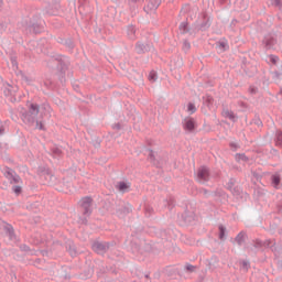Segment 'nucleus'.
Listing matches in <instances>:
<instances>
[{"label": "nucleus", "mask_w": 282, "mask_h": 282, "mask_svg": "<svg viewBox=\"0 0 282 282\" xmlns=\"http://www.w3.org/2000/svg\"><path fill=\"white\" fill-rule=\"evenodd\" d=\"M195 212L186 208L180 218L181 226H193L195 224Z\"/></svg>", "instance_id": "6"}, {"label": "nucleus", "mask_w": 282, "mask_h": 282, "mask_svg": "<svg viewBox=\"0 0 282 282\" xmlns=\"http://www.w3.org/2000/svg\"><path fill=\"white\" fill-rule=\"evenodd\" d=\"M235 160L236 162H250V158H248L246 153H237Z\"/></svg>", "instance_id": "36"}, {"label": "nucleus", "mask_w": 282, "mask_h": 282, "mask_svg": "<svg viewBox=\"0 0 282 282\" xmlns=\"http://www.w3.org/2000/svg\"><path fill=\"white\" fill-rule=\"evenodd\" d=\"M202 19L203 22L200 24L195 23V32H206L208 31V29L210 28L212 23H210V17H208L207 12H203L202 13Z\"/></svg>", "instance_id": "7"}, {"label": "nucleus", "mask_w": 282, "mask_h": 282, "mask_svg": "<svg viewBox=\"0 0 282 282\" xmlns=\"http://www.w3.org/2000/svg\"><path fill=\"white\" fill-rule=\"evenodd\" d=\"M231 195H234V197H236L237 199H239V197L242 198L243 189H241V187L237 185L232 188Z\"/></svg>", "instance_id": "34"}, {"label": "nucleus", "mask_w": 282, "mask_h": 282, "mask_svg": "<svg viewBox=\"0 0 282 282\" xmlns=\"http://www.w3.org/2000/svg\"><path fill=\"white\" fill-rule=\"evenodd\" d=\"M102 140H100V138L95 137L91 141L93 145L95 147V149H100V144H101Z\"/></svg>", "instance_id": "47"}, {"label": "nucleus", "mask_w": 282, "mask_h": 282, "mask_svg": "<svg viewBox=\"0 0 282 282\" xmlns=\"http://www.w3.org/2000/svg\"><path fill=\"white\" fill-rule=\"evenodd\" d=\"M37 175L40 177H43L47 184H50V181L54 177V174H52V170L45 166L37 167Z\"/></svg>", "instance_id": "14"}, {"label": "nucleus", "mask_w": 282, "mask_h": 282, "mask_svg": "<svg viewBox=\"0 0 282 282\" xmlns=\"http://www.w3.org/2000/svg\"><path fill=\"white\" fill-rule=\"evenodd\" d=\"M197 182H199V184H206V182H208V180H210V170L206 166L203 165L197 170Z\"/></svg>", "instance_id": "8"}, {"label": "nucleus", "mask_w": 282, "mask_h": 282, "mask_svg": "<svg viewBox=\"0 0 282 282\" xmlns=\"http://www.w3.org/2000/svg\"><path fill=\"white\" fill-rule=\"evenodd\" d=\"M10 61H11V64L13 65V67H19V62H17L15 55H11Z\"/></svg>", "instance_id": "58"}, {"label": "nucleus", "mask_w": 282, "mask_h": 282, "mask_svg": "<svg viewBox=\"0 0 282 282\" xmlns=\"http://www.w3.org/2000/svg\"><path fill=\"white\" fill-rule=\"evenodd\" d=\"M78 206L82 210V215H85L86 217H91V214L94 213V208H91V206H94V198H91V196L83 197L78 202Z\"/></svg>", "instance_id": "3"}, {"label": "nucleus", "mask_w": 282, "mask_h": 282, "mask_svg": "<svg viewBox=\"0 0 282 282\" xmlns=\"http://www.w3.org/2000/svg\"><path fill=\"white\" fill-rule=\"evenodd\" d=\"M6 172H4V176L8 178V180H12V177H14V170L10 169V167H6Z\"/></svg>", "instance_id": "42"}, {"label": "nucleus", "mask_w": 282, "mask_h": 282, "mask_svg": "<svg viewBox=\"0 0 282 282\" xmlns=\"http://www.w3.org/2000/svg\"><path fill=\"white\" fill-rule=\"evenodd\" d=\"M61 43L62 45H65V47H67L68 50H74L75 47L74 40H72L70 37L62 39Z\"/></svg>", "instance_id": "33"}, {"label": "nucleus", "mask_w": 282, "mask_h": 282, "mask_svg": "<svg viewBox=\"0 0 282 282\" xmlns=\"http://www.w3.org/2000/svg\"><path fill=\"white\" fill-rule=\"evenodd\" d=\"M216 47H218L220 52H228V50H230V46L228 45V41H226V39L216 42Z\"/></svg>", "instance_id": "28"}, {"label": "nucleus", "mask_w": 282, "mask_h": 282, "mask_svg": "<svg viewBox=\"0 0 282 282\" xmlns=\"http://www.w3.org/2000/svg\"><path fill=\"white\" fill-rule=\"evenodd\" d=\"M13 193H15V195H21V193H23V187H21L20 185H14L12 187Z\"/></svg>", "instance_id": "49"}, {"label": "nucleus", "mask_w": 282, "mask_h": 282, "mask_svg": "<svg viewBox=\"0 0 282 282\" xmlns=\"http://www.w3.org/2000/svg\"><path fill=\"white\" fill-rule=\"evenodd\" d=\"M147 6L143 8L144 12L147 14H151L152 12H155L160 6H162V0H145Z\"/></svg>", "instance_id": "13"}, {"label": "nucleus", "mask_w": 282, "mask_h": 282, "mask_svg": "<svg viewBox=\"0 0 282 282\" xmlns=\"http://www.w3.org/2000/svg\"><path fill=\"white\" fill-rule=\"evenodd\" d=\"M144 213H145V217H151V215L155 214V209H153V207H151L150 205H145Z\"/></svg>", "instance_id": "41"}, {"label": "nucleus", "mask_w": 282, "mask_h": 282, "mask_svg": "<svg viewBox=\"0 0 282 282\" xmlns=\"http://www.w3.org/2000/svg\"><path fill=\"white\" fill-rule=\"evenodd\" d=\"M180 34H189V36H193V34H197V31H195V24L193 28H191V24L188 23V20L181 22L178 25Z\"/></svg>", "instance_id": "12"}, {"label": "nucleus", "mask_w": 282, "mask_h": 282, "mask_svg": "<svg viewBox=\"0 0 282 282\" xmlns=\"http://www.w3.org/2000/svg\"><path fill=\"white\" fill-rule=\"evenodd\" d=\"M19 91V86H12L8 84L3 88V94L7 98H9L10 102H17V93Z\"/></svg>", "instance_id": "9"}, {"label": "nucleus", "mask_w": 282, "mask_h": 282, "mask_svg": "<svg viewBox=\"0 0 282 282\" xmlns=\"http://www.w3.org/2000/svg\"><path fill=\"white\" fill-rule=\"evenodd\" d=\"M273 6L275 7V8H281L282 7V1L281 0H273Z\"/></svg>", "instance_id": "63"}, {"label": "nucleus", "mask_w": 282, "mask_h": 282, "mask_svg": "<svg viewBox=\"0 0 282 282\" xmlns=\"http://www.w3.org/2000/svg\"><path fill=\"white\" fill-rule=\"evenodd\" d=\"M253 124H256L257 127H263V121H261V118L259 117H254V119L252 120Z\"/></svg>", "instance_id": "53"}, {"label": "nucleus", "mask_w": 282, "mask_h": 282, "mask_svg": "<svg viewBox=\"0 0 282 282\" xmlns=\"http://www.w3.org/2000/svg\"><path fill=\"white\" fill-rule=\"evenodd\" d=\"M248 65H250V62H248V58L241 57V69H243V67Z\"/></svg>", "instance_id": "61"}, {"label": "nucleus", "mask_w": 282, "mask_h": 282, "mask_svg": "<svg viewBox=\"0 0 282 282\" xmlns=\"http://www.w3.org/2000/svg\"><path fill=\"white\" fill-rule=\"evenodd\" d=\"M275 147H280L282 149V131L276 130L274 138Z\"/></svg>", "instance_id": "35"}, {"label": "nucleus", "mask_w": 282, "mask_h": 282, "mask_svg": "<svg viewBox=\"0 0 282 282\" xmlns=\"http://www.w3.org/2000/svg\"><path fill=\"white\" fill-rule=\"evenodd\" d=\"M130 213H133V208L131 207V204L123 203L121 207H117V210L115 212V215L119 217H127V215H130Z\"/></svg>", "instance_id": "15"}, {"label": "nucleus", "mask_w": 282, "mask_h": 282, "mask_svg": "<svg viewBox=\"0 0 282 282\" xmlns=\"http://www.w3.org/2000/svg\"><path fill=\"white\" fill-rule=\"evenodd\" d=\"M223 116L224 118H228L229 120H231V122H237V115H235L232 110L224 109Z\"/></svg>", "instance_id": "30"}, {"label": "nucleus", "mask_w": 282, "mask_h": 282, "mask_svg": "<svg viewBox=\"0 0 282 282\" xmlns=\"http://www.w3.org/2000/svg\"><path fill=\"white\" fill-rule=\"evenodd\" d=\"M40 109L41 106H39V104H30L29 110H24L22 112L23 122H25V124H29L30 127H34V123L36 122V116H39Z\"/></svg>", "instance_id": "2"}, {"label": "nucleus", "mask_w": 282, "mask_h": 282, "mask_svg": "<svg viewBox=\"0 0 282 282\" xmlns=\"http://www.w3.org/2000/svg\"><path fill=\"white\" fill-rule=\"evenodd\" d=\"M227 237H228V229H226V226L219 225L218 226V239L220 241H226Z\"/></svg>", "instance_id": "26"}, {"label": "nucleus", "mask_w": 282, "mask_h": 282, "mask_svg": "<svg viewBox=\"0 0 282 282\" xmlns=\"http://www.w3.org/2000/svg\"><path fill=\"white\" fill-rule=\"evenodd\" d=\"M248 239V232H246L245 230L240 231L234 239L235 243H237V246H243V243H246V240Z\"/></svg>", "instance_id": "22"}, {"label": "nucleus", "mask_w": 282, "mask_h": 282, "mask_svg": "<svg viewBox=\"0 0 282 282\" xmlns=\"http://www.w3.org/2000/svg\"><path fill=\"white\" fill-rule=\"evenodd\" d=\"M241 268H242V270H246V271L250 270V262L247 260H242Z\"/></svg>", "instance_id": "51"}, {"label": "nucleus", "mask_w": 282, "mask_h": 282, "mask_svg": "<svg viewBox=\"0 0 282 282\" xmlns=\"http://www.w3.org/2000/svg\"><path fill=\"white\" fill-rule=\"evenodd\" d=\"M242 70L246 76L253 78V76L257 74V65L250 63L247 66H242Z\"/></svg>", "instance_id": "19"}, {"label": "nucleus", "mask_w": 282, "mask_h": 282, "mask_svg": "<svg viewBox=\"0 0 282 282\" xmlns=\"http://www.w3.org/2000/svg\"><path fill=\"white\" fill-rule=\"evenodd\" d=\"M167 208L169 210H173V208H175V200L173 198L167 200Z\"/></svg>", "instance_id": "55"}, {"label": "nucleus", "mask_w": 282, "mask_h": 282, "mask_svg": "<svg viewBox=\"0 0 282 282\" xmlns=\"http://www.w3.org/2000/svg\"><path fill=\"white\" fill-rule=\"evenodd\" d=\"M89 216H80L79 217V220H78V224H82V226H87L89 224V219H88Z\"/></svg>", "instance_id": "45"}, {"label": "nucleus", "mask_w": 282, "mask_h": 282, "mask_svg": "<svg viewBox=\"0 0 282 282\" xmlns=\"http://www.w3.org/2000/svg\"><path fill=\"white\" fill-rule=\"evenodd\" d=\"M3 230L11 241H14V239H17V235L14 234V227H12V225H4Z\"/></svg>", "instance_id": "24"}, {"label": "nucleus", "mask_w": 282, "mask_h": 282, "mask_svg": "<svg viewBox=\"0 0 282 282\" xmlns=\"http://www.w3.org/2000/svg\"><path fill=\"white\" fill-rule=\"evenodd\" d=\"M271 185L276 191H279V188H281V186H282V184H281V174L275 173V174L271 175Z\"/></svg>", "instance_id": "23"}, {"label": "nucleus", "mask_w": 282, "mask_h": 282, "mask_svg": "<svg viewBox=\"0 0 282 282\" xmlns=\"http://www.w3.org/2000/svg\"><path fill=\"white\" fill-rule=\"evenodd\" d=\"M269 58H270V63H272V65H276L279 63V56H276V55L271 54L269 56Z\"/></svg>", "instance_id": "52"}, {"label": "nucleus", "mask_w": 282, "mask_h": 282, "mask_svg": "<svg viewBox=\"0 0 282 282\" xmlns=\"http://www.w3.org/2000/svg\"><path fill=\"white\" fill-rule=\"evenodd\" d=\"M8 30V23L0 21V34H3Z\"/></svg>", "instance_id": "54"}, {"label": "nucleus", "mask_w": 282, "mask_h": 282, "mask_svg": "<svg viewBox=\"0 0 282 282\" xmlns=\"http://www.w3.org/2000/svg\"><path fill=\"white\" fill-rule=\"evenodd\" d=\"M128 36L129 39H135V28L133 25L128 26Z\"/></svg>", "instance_id": "44"}, {"label": "nucleus", "mask_w": 282, "mask_h": 282, "mask_svg": "<svg viewBox=\"0 0 282 282\" xmlns=\"http://www.w3.org/2000/svg\"><path fill=\"white\" fill-rule=\"evenodd\" d=\"M235 184H237V180L234 178V177H231V178H229V181L226 183L225 188H227V191H230V193H231V191L235 188Z\"/></svg>", "instance_id": "38"}, {"label": "nucleus", "mask_w": 282, "mask_h": 282, "mask_svg": "<svg viewBox=\"0 0 282 282\" xmlns=\"http://www.w3.org/2000/svg\"><path fill=\"white\" fill-rule=\"evenodd\" d=\"M116 246V241L111 242H100V241H95L91 245V248L96 254H107L111 248Z\"/></svg>", "instance_id": "5"}, {"label": "nucleus", "mask_w": 282, "mask_h": 282, "mask_svg": "<svg viewBox=\"0 0 282 282\" xmlns=\"http://www.w3.org/2000/svg\"><path fill=\"white\" fill-rule=\"evenodd\" d=\"M52 61H55L57 63L56 64L57 78L62 87H65V83H67V79L65 76L70 65L69 57L64 55H57L55 57H52Z\"/></svg>", "instance_id": "1"}, {"label": "nucleus", "mask_w": 282, "mask_h": 282, "mask_svg": "<svg viewBox=\"0 0 282 282\" xmlns=\"http://www.w3.org/2000/svg\"><path fill=\"white\" fill-rule=\"evenodd\" d=\"M229 147H230L231 151H237V149H241V145H239L238 143H235V142H230Z\"/></svg>", "instance_id": "57"}, {"label": "nucleus", "mask_w": 282, "mask_h": 282, "mask_svg": "<svg viewBox=\"0 0 282 282\" xmlns=\"http://www.w3.org/2000/svg\"><path fill=\"white\" fill-rule=\"evenodd\" d=\"M282 226V218L274 216L273 219L270 223V231L271 232H276Z\"/></svg>", "instance_id": "20"}, {"label": "nucleus", "mask_w": 282, "mask_h": 282, "mask_svg": "<svg viewBox=\"0 0 282 282\" xmlns=\"http://www.w3.org/2000/svg\"><path fill=\"white\" fill-rule=\"evenodd\" d=\"M138 1L139 0H128V6L131 12H135V10H138Z\"/></svg>", "instance_id": "39"}, {"label": "nucleus", "mask_w": 282, "mask_h": 282, "mask_svg": "<svg viewBox=\"0 0 282 282\" xmlns=\"http://www.w3.org/2000/svg\"><path fill=\"white\" fill-rule=\"evenodd\" d=\"M145 252H151V243L147 242V240H141L140 254Z\"/></svg>", "instance_id": "32"}, {"label": "nucleus", "mask_w": 282, "mask_h": 282, "mask_svg": "<svg viewBox=\"0 0 282 282\" xmlns=\"http://www.w3.org/2000/svg\"><path fill=\"white\" fill-rule=\"evenodd\" d=\"M148 78L150 83H155L158 80V72L151 70Z\"/></svg>", "instance_id": "43"}, {"label": "nucleus", "mask_w": 282, "mask_h": 282, "mask_svg": "<svg viewBox=\"0 0 282 282\" xmlns=\"http://www.w3.org/2000/svg\"><path fill=\"white\" fill-rule=\"evenodd\" d=\"M19 248L21 252H32V249L28 245H20Z\"/></svg>", "instance_id": "50"}, {"label": "nucleus", "mask_w": 282, "mask_h": 282, "mask_svg": "<svg viewBox=\"0 0 282 282\" xmlns=\"http://www.w3.org/2000/svg\"><path fill=\"white\" fill-rule=\"evenodd\" d=\"M13 184H19L21 182V176L13 174V177L10 178Z\"/></svg>", "instance_id": "59"}, {"label": "nucleus", "mask_w": 282, "mask_h": 282, "mask_svg": "<svg viewBox=\"0 0 282 282\" xmlns=\"http://www.w3.org/2000/svg\"><path fill=\"white\" fill-rule=\"evenodd\" d=\"M116 188L119 189L120 193H127V191L131 188V185L124 181H120L117 183Z\"/></svg>", "instance_id": "29"}, {"label": "nucleus", "mask_w": 282, "mask_h": 282, "mask_svg": "<svg viewBox=\"0 0 282 282\" xmlns=\"http://www.w3.org/2000/svg\"><path fill=\"white\" fill-rule=\"evenodd\" d=\"M170 235H171V229H160V237L162 239L169 240Z\"/></svg>", "instance_id": "40"}, {"label": "nucleus", "mask_w": 282, "mask_h": 282, "mask_svg": "<svg viewBox=\"0 0 282 282\" xmlns=\"http://www.w3.org/2000/svg\"><path fill=\"white\" fill-rule=\"evenodd\" d=\"M145 151H148V159L153 164V166H159L160 162L155 160V151L151 150V148H147Z\"/></svg>", "instance_id": "27"}, {"label": "nucleus", "mask_w": 282, "mask_h": 282, "mask_svg": "<svg viewBox=\"0 0 282 282\" xmlns=\"http://www.w3.org/2000/svg\"><path fill=\"white\" fill-rule=\"evenodd\" d=\"M36 19H39L36 15L33 17L26 24V32L30 34H42V32H45V25Z\"/></svg>", "instance_id": "4"}, {"label": "nucleus", "mask_w": 282, "mask_h": 282, "mask_svg": "<svg viewBox=\"0 0 282 282\" xmlns=\"http://www.w3.org/2000/svg\"><path fill=\"white\" fill-rule=\"evenodd\" d=\"M214 102H215V99L213 98V96L207 95V96L203 97V105L208 107V109H213Z\"/></svg>", "instance_id": "31"}, {"label": "nucleus", "mask_w": 282, "mask_h": 282, "mask_svg": "<svg viewBox=\"0 0 282 282\" xmlns=\"http://www.w3.org/2000/svg\"><path fill=\"white\" fill-rule=\"evenodd\" d=\"M153 48V45L143 42H137L135 44V52L137 54H147Z\"/></svg>", "instance_id": "17"}, {"label": "nucleus", "mask_w": 282, "mask_h": 282, "mask_svg": "<svg viewBox=\"0 0 282 282\" xmlns=\"http://www.w3.org/2000/svg\"><path fill=\"white\" fill-rule=\"evenodd\" d=\"M142 246V239L140 238H133L130 242V248L133 252V254H140V248Z\"/></svg>", "instance_id": "18"}, {"label": "nucleus", "mask_w": 282, "mask_h": 282, "mask_svg": "<svg viewBox=\"0 0 282 282\" xmlns=\"http://www.w3.org/2000/svg\"><path fill=\"white\" fill-rule=\"evenodd\" d=\"M65 248L68 251V254L72 257V259L78 257V249L76 248V243H74V240H66Z\"/></svg>", "instance_id": "16"}, {"label": "nucleus", "mask_w": 282, "mask_h": 282, "mask_svg": "<svg viewBox=\"0 0 282 282\" xmlns=\"http://www.w3.org/2000/svg\"><path fill=\"white\" fill-rule=\"evenodd\" d=\"M195 268H197V267H195L193 264H188V263L185 265L186 272H195Z\"/></svg>", "instance_id": "60"}, {"label": "nucleus", "mask_w": 282, "mask_h": 282, "mask_svg": "<svg viewBox=\"0 0 282 282\" xmlns=\"http://www.w3.org/2000/svg\"><path fill=\"white\" fill-rule=\"evenodd\" d=\"M104 208L110 213V215H116V210L118 208V202L116 200H108L104 204Z\"/></svg>", "instance_id": "21"}, {"label": "nucleus", "mask_w": 282, "mask_h": 282, "mask_svg": "<svg viewBox=\"0 0 282 282\" xmlns=\"http://www.w3.org/2000/svg\"><path fill=\"white\" fill-rule=\"evenodd\" d=\"M252 175L257 180V182H259L261 180V177H263L261 174H259L257 172H252Z\"/></svg>", "instance_id": "64"}, {"label": "nucleus", "mask_w": 282, "mask_h": 282, "mask_svg": "<svg viewBox=\"0 0 282 282\" xmlns=\"http://www.w3.org/2000/svg\"><path fill=\"white\" fill-rule=\"evenodd\" d=\"M44 86L46 89H56V83L52 78L44 79Z\"/></svg>", "instance_id": "37"}, {"label": "nucleus", "mask_w": 282, "mask_h": 282, "mask_svg": "<svg viewBox=\"0 0 282 282\" xmlns=\"http://www.w3.org/2000/svg\"><path fill=\"white\" fill-rule=\"evenodd\" d=\"M183 50L185 52H188V50H191V42H188V40H184V42H183Z\"/></svg>", "instance_id": "56"}, {"label": "nucleus", "mask_w": 282, "mask_h": 282, "mask_svg": "<svg viewBox=\"0 0 282 282\" xmlns=\"http://www.w3.org/2000/svg\"><path fill=\"white\" fill-rule=\"evenodd\" d=\"M264 248H271L272 252H274L275 259H281V251L276 250V247H274V242L272 240H267L263 242Z\"/></svg>", "instance_id": "25"}, {"label": "nucleus", "mask_w": 282, "mask_h": 282, "mask_svg": "<svg viewBox=\"0 0 282 282\" xmlns=\"http://www.w3.org/2000/svg\"><path fill=\"white\" fill-rule=\"evenodd\" d=\"M279 215H282V198L276 204Z\"/></svg>", "instance_id": "62"}, {"label": "nucleus", "mask_w": 282, "mask_h": 282, "mask_svg": "<svg viewBox=\"0 0 282 282\" xmlns=\"http://www.w3.org/2000/svg\"><path fill=\"white\" fill-rule=\"evenodd\" d=\"M35 128L40 129V131H45V124L43 123V121H40L39 119H35Z\"/></svg>", "instance_id": "46"}, {"label": "nucleus", "mask_w": 282, "mask_h": 282, "mask_svg": "<svg viewBox=\"0 0 282 282\" xmlns=\"http://www.w3.org/2000/svg\"><path fill=\"white\" fill-rule=\"evenodd\" d=\"M182 124L184 131H187V133H195V130L197 129V121H195L193 117H186Z\"/></svg>", "instance_id": "10"}, {"label": "nucleus", "mask_w": 282, "mask_h": 282, "mask_svg": "<svg viewBox=\"0 0 282 282\" xmlns=\"http://www.w3.org/2000/svg\"><path fill=\"white\" fill-rule=\"evenodd\" d=\"M187 111H189V113H195V111H197V107H195V104L188 102L187 104Z\"/></svg>", "instance_id": "48"}, {"label": "nucleus", "mask_w": 282, "mask_h": 282, "mask_svg": "<svg viewBox=\"0 0 282 282\" xmlns=\"http://www.w3.org/2000/svg\"><path fill=\"white\" fill-rule=\"evenodd\" d=\"M276 37L272 35V33H268L263 36L262 45L264 50H274V45H276Z\"/></svg>", "instance_id": "11"}]
</instances>
